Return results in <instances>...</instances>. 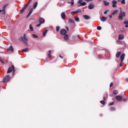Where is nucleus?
Here are the masks:
<instances>
[{"label": "nucleus", "mask_w": 128, "mask_h": 128, "mask_svg": "<svg viewBox=\"0 0 128 128\" xmlns=\"http://www.w3.org/2000/svg\"><path fill=\"white\" fill-rule=\"evenodd\" d=\"M2 12V10H0V14Z\"/></svg>", "instance_id": "57"}, {"label": "nucleus", "mask_w": 128, "mask_h": 128, "mask_svg": "<svg viewBox=\"0 0 128 128\" xmlns=\"http://www.w3.org/2000/svg\"><path fill=\"white\" fill-rule=\"evenodd\" d=\"M109 106H114V102H112V103H110L109 104Z\"/></svg>", "instance_id": "47"}, {"label": "nucleus", "mask_w": 128, "mask_h": 128, "mask_svg": "<svg viewBox=\"0 0 128 128\" xmlns=\"http://www.w3.org/2000/svg\"><path fill=\"white\" fill-rule=\"evenodd\" d=\"M60 58H64L62 57V56L60 55Z\"/></svg>", "instance_id": "51"}, {"label": "nucleus", "mask_w": 128, "mask_h": 128, "mask_svg": "<svg viewBox=\"0 0 128 128\" xmlns=\"http://www.w3.org/2000/svg\"><path fill=\"white\" fill-rule=\"evenodd\" d=\"M108 12V10H106V11L104 12V14H106Z\"/></svg>", "instance_id": "41"}, {"label": "nucleus", "mask_w": 128, "mask_h": 128, "mask_svg": "<svg viewBox=\"0 0 128 128\" xmlns=\"http://www.w3.org/2000/svg\"><path fill=\"white\" fill-rule=\"evenodd\" d=\"M60 26H57L56 27V32H60Z\"/></svg>", "instance_id": "34"}, {"label": "nucleus", "mask_w": 128, "mask_h": 128, "mask_svg": "<svg viewBox=\"0 0 128 128\" xmlns=\"http://www.w3.org/2000/svg\"><path fill=\"white\" fill-rule=\"evenodd\" d=\"M82 12V10L79 9L76 11V14H80Z\"/></svg>", "instance_id": "28"}, {"label": "nucleus", "mask_w": 128, "mask_h": 128, "mask_svg": "<svg viewBox=\"0 0 128 128\" xmlns=\"http://www.w3.org/2000/svg\"><path fill=\"white\" fill-rule=\"evenodd\" d=\"M86 2H92V0H85Z\"/></svg>", "instance_id": "45"}, {"label": "nucleus", "mask_w": 128, "mask_h": 128, "mask_svg": "<svg viewBox=\"0 0 128 128\" xmlns=\"http://www.w3.org/2000/svg\"><path fill=\"white\" fill-rule=\"evenodd\" d=\"M100 104H104V100H102L100 102Z\"/></svg>", "instance_id": "42"}, {"label": "nucleus", "mask_w": 128, "mask_h": 128, "mask_svg": "<svg viewBox=\"0 0 128 128\" xmlns=\"http://www.w3.org/2000/svg\"><path fill=\"white\" fill-rule=\"evenodd\" d=\"M109 18H112V15H110Z\"/></svg>", "instance_id": "50"}, {"label": "nucleus", "mask_w": 128, "mask_h": 128, "mask_svg": "<svg viewBox=\"0 0 128 128\" xmlns=\"http://www.w3.org/2000/svg\"><path fill=\"white\" fill-rule=\"evenodd\" d=\"M104 6H110V2H106V1H104Z\"/></svg>", "instance_id": "20"}, {"label": "nucleus", "mask_w": 128, "mask_h": 128, "mask_svg": "<svg viewBox=\"0 0 128 128\" xmlns=\"http://www.w3.org/2000/svg\"><path fill=\"white\" fill-rule=\"evenodd\" d=\"M78 38H80V36H78Z\"/></svg>", "instance_id": "60"}, {"label": "nucleus", "mask_w": 128, "mask_h": 128, "mask_svg": "<svg viewBox=\"0 0 128 128\" xmlns=\"http://www.w3.org/2000/svg\"><path fill=\"white\" fill-rule=\"evenodd\" d=\"M112 86V82H111V83L110 84V86Z\"/></svg>", "instance_id": "52"}, {"label": "nucleus", "mask_w": 128, "mask_h": 128, "mask_svg": "<svg viewBox=\"0 0 128 128\" xmlns=\"http://www.w3.org/2000/svg\"><path fill=\"white\" fill-rule=\"evenodd\" d=\"M124 102H126V99H124Z\"/></svg>", "instance_id": "54"}, {"label": "nucleus", "mask_w": 128, "mask_h": 128, "mask_svg": "<svg viewBox=\"0 0 128 128\" xmlns=\"http://www.w3.org/2000/svg\"><path fill=\"white\" fill-rule=\"evenodd\" d=\"M104 100H105V98H104Z\"/></svg>", "instance_id": "61"}, {"label": "nucleus", "mask_w": 128, "mask_h": 128, "mask_svg": "<svg viewBox=\"0 0 128 128\" xmlns=\"http://www.w3.org/2000/svg\"><path fill=\"white\" fill-rule=\"evenodd\" d=\"M34 10V8H31L30 10V12L28 15V16H30V14H32V10Z\"/></svg>", "instance_id": "15"}, {"label": "nucleus", "mask_w": 128, "mask_h": 128, "mask_svg": "<svg viewBox=\"0 0 128 128\" xmlns=\"http://www.w3.org/2000/svg\"><path fill=\"white\" fill-rule=\"evenodd\" d=\"M121 52H117L116 53V58H120V56Z\"/></svg>", "instance_id": "18"}, {"label": "nucleus", "mask_w": 128, "mask_h": 128, "mask_svg": "<svg viewBox=\"0 0 128 128\" xmlns=\"http://www.w3.org/2000/svg\"><path fill=\"white\" fill-rule=\"evenodd\" d=\"M68 4H71L72 6H74V2H68Z\"/></svg>", "instance_id": "31"}, {"label": "nucleus", "mask_w": 128, "mask_h": 128, "mask_svg": "<svg viewBox=\"0 0 128 128\" xmlns=\"http://www.w3.org/2000/svg\"><path fill=\"white\" fill-rule=\"evenodd\" d=\"M36 6H38V2H35L34 5L33 6V8L34 9L36 8Z\"/></svg>", "instance_id": "26"}, {"label": "nucleus", "mask_w": 128, "mask_h": 128, "mask_svg": "<svg viewBox=\"0 0 128 128\" xmlns=\"http://www.w3.org/2000/svg\"><path fill=\"white\" fill-rule=\"evenodd\" d=\"M28 4H30V3H27L26 4V6L24 7V10H25V8L28 6Z\"/></svg>", "instance_id": "44"}, {"label": "nucleus", "mask_w": 128, "mask_h": 128, "mask_svg": "<svg viewBox=\"0 0 128 128\" xmlns=\"http://www.w3.org/2000/svg\"><path fill=\"white\" fill-rule=\"evenodd\" d=\"M32 36L34 38H38V36L34 34H32Z\"/></svg>", "instance_id": "27"}, {"label": "nucleus", "mask_w": 128, "mask_h": 128, "mask_svg": "<svg viewBox=\"0 0 128 128\" xmlns=\"http://www.w3.org/2000/svg\"><path fill=\"white\" fill-rule=\"evenodd\" d=\"M39 22L40 24H44V18H40V20H39Z\"/></svg>", "instance_id": "12"}, {"label": "nucleus", "mask_w": 128, "mask_h": 128, "mask_svg": "<svg viewBox=\"0 0 128 128\" xmlns=\"http://www.w3.org/2000/svg\"><path fill=\"white\" fill-rule=\"evenodd\" d=\"M74 14H76V11H73L71 12V14L72 15Z\"/></svg>", "instance_id": "35"}, {"label": "nucleus", "mask_w": 128, "mask_h": 128, "mask_svg": "<svg viewBox=\"0 0 128 128\" xmlns=\"http://www.w3.org/2000/svg\"><path fill=\"white\" fill-rule=\"evenodd\" d=\"M74 20H75L76 22H80V18H78V17L75 16L74 17Z\"/></svg>", "instance_id": "21"}, {"label": "nucleus", "mask_w": 128, "mask_h": 128, "mask_svg": "<svg viewBox=\"0 0 128 128\" xmlns=\"http://www.w3.org/2000/svg\"><path fill=\"white\" fill-rule=\"evenodd\" d=\"M28 48H26L22 50V51L24 52H28Z\"/></svg>", "instance_id": "38"}, {"label": "nucleus", "mask_w": 128, "mask_h": 128, "mask_svg": "<svg viewBox=\"0 0 128 128\" xmlns=\"http://www.w3.org/2000/svg\"><path fill=\"white\" fill-rule=\"evenodd\" d=\"M127 80L128 81V79H127Z\"/></svg>", "instance_id": "62"}, {"label": "nucleus", "mask_w": 128, "mask_h": 128, "mask_svg": "<svg viewBox=\"0 0 128 128\" xmlns=\"http://www.w3.org/2000/svg\"><path fill=\"white\" fill-rule=\"evenodd\" d=\"M106 20H108V18H106V17H104V16H102L100 20H102V22H106Z\"/></svg>", "instance_id": "14"}, {"label": "nucleus", "mask_w": 128, "mask_h": 128, "mask_svg": "<svg viewBox=\"0 0 128 128\" xmlns=\"http://www.w3.org/2000/svg\"><path fill=\"white\" fill-rule=\"evenodd\" d=\"M10 76L8 75L5 78H4L3 80V82H10Z\"/></svg>", "instance_id": "3"}, {"label": "nucleus", "mask_w": 128, "mask_h": 128, "mask_svg": "<svg viewBox=\"0 0 128 128\" xmlns=\"http://www.w3.org/2000/svg\"><path fill=\"white\" fill-rule=\"evenodd\" d=\"M117 3H118V2H116V1L113 0L112 2V8H116Z\"/></svg>", "instance_id": "8"}, {"label": "nucleus", "mask_w": 128, "mask_h": 128, "mask_svg": "<svg viewBox=\"0 0 128 128\" xmlns=\"http://www.w3.org/2000/svg\"><path fill=\"white\" fill-rule=\"evenodd\" d=\"M41 24H38L36 25V26L37 27L40 26Z\"/></svg>", "instance_id": "49"}, {"label": "nucleus", "mask_w": 128, "mask_h": 128, "mask_svg": "<svg viewBox=\"0 0 128 128\" xmlns=\"http://www.w3.org/2000/svg\"><path fill=\"white\" fill-rule=\"evenodd\" d=\"M124 34H120L118 36V40H124Z\"/></svg>", "instance_id": "13"}, {"label": "nucleus", "mask_w": 128, "mask_h": 128, "mask_svg": "<svg viewBox=\"0 0 128 128\" xmlns=\"http://www.w3.org/2000/svg\"><path fill=\"white\" fill-rule=\"evenodd\" d=\"M124 24H126L125 26L128 28V20L124 22Z\"/></svg>", "instance_id": "22"}, {"label": "nucleus", "mask_w": 128, "mask_h": 128, "mask_svg": "<svg viewBox=\"0 0 128 128\" xmlns=\"http://www.w3.org/2000/svg\"><path fill=\"white\" fill-rule=\"evenodd\" d=\"M82 2V0H78V4H80Z\"/></svg>", "instance_id": "37"}, {"label": "nucleus", "mask_w": 128, "mask_h": 128, "mask_svg": "<svg viewBox=\"0 0 128 128\" xmlns=\"http://www.w3.org/2000/svg\"><path fill=\"white\" fill-rule=\"evenodd\" d=\"M80 4V6H86V2H83L81 3Z\"/></svg>", "instance_id": "33"}, {"label": "nucleus", "mask_w": 128, "mask_h": 128, "mask_svg": "<svg viewBox=\"0 0 128 128\" xmlns=\"http://www.w3.org/2000/svg\"><path fill=\"white\" fill-rule=\"evenodd\" d=\"M68 21L70 24H74V21L72 19H68Z\"/></svg>", "instance_id": "24"}, {"label": "nucleus", "mask_w": 128, "mask_h": 128, "mask_svg": "<svg viewBox=\"0 0 128 128\" xmlns=\"http://www.w3.org/2000/svg\"><path fill=\"white\" fill-rule=\"evenodd\" d=\"M15 72V70H14V65H12V66L8 68V70L7 72V74H10V72Z\"/></svg>", "instance_id": "2"}, {"label": "nucleus", "mask_w": 128, "mask_h": 128, "mask_svg": "<svg viewBox=\"0 0 128 128\" xmlns=\"http://www.w3.org/2000/svg\"><path fill=\"white\" fill-rule=\"evenodd\" d=\"M99 0V2H100V0Z\"/></svg>", "instance_id": "59"}, {"label": "nucleus", "mask_w": 128, "mask_h": 128, "mask_svg": "<svg viewBox=\"0 0 128 128\" xmlns=\"http://www.w3.org/2000/svg\"><path fill=\"white\" fill-rule=\"evenodd\" d=\"M88 10H94V4L92 3L90 4L88 6Z\"/></svg>", "instance_id": "6"}, {"label": "nucleus", "mask_w": 128, "mask_h": 128, "mask_svg": "<svg viewBox=\"0 0 128 128\" xmlns=\"http://www.w3.org/2000/svg\"><path fill=\"white\" fill-rule=\"evenodd\" d=\"M61 18L64 20H66V14L64 12H63L61 14Z\"/></svg>", "instance_id": "10"}, {"label": "nucleus", "mask_w": 128, "mask_h": 128, "mask_svg": "<svg viewBox=\"0 0 128 128\" xmlns=\"http://www.w3.org/2000/svg\"><path fill=\"white\" fill-rule=\"evenodd\" d=\"M47 33H48V30H46V31L43 33V36H46Z\"/></svg>", "instance_id": "30"}, {"label": "nucleus", "mask_w": 128, "mask_h": 128, "mask_svg": "<svg viewBox=\"0 0 128 128\" xmlns=\"http://www.w3.org/2000/svg\"><path fill=\"white\" fill-rule=\"evenodd\" d=\"M29 28L30 32H34V27H32V24H30Z\"/></svg>", "instance_id": "16"}, {"label": "nucleus", "mask_w": 128, "mask_h": 128, "mask_svg": "<svg viewBox=\"0 0 128 128\" xmlns=\"http://www.w3.org/2000/svg\"><path fill=\"white\" fill-rule=\"evenodd\" d=\"M126 16V12L122 11H120V12L119 14V18H124Z\"/></svg>", "instance_id": "4"}, {"label": "nucleus", "mask_w": 128, "mask_h": 128, "mask_svg": "<svg viewBox=\"0 0 128 128\" xmlns=\"http://www.w3.org/2000/svg\"><path fill=\"white\" fill-rule=\"evenodd\" d=\"M121 4H126V0H122L121 1Z\"/></svg>", "instance_id": "32"}, {"label": "nucleus", "mask_w": 128, "mask_h": 128, "mask_svg": "<svg viewBox=\"0 0 128 128\" xmlns=\"http://www.w3.org/2000/svg\"><path fill=\"white\" fill-rule=\"evenodd\" d=\"M0 62H1V64H4V62H3L2 60H0Z\"/></svg>", "instance_id": "46"}, {"label": "nucleus", "mask_w": 128, "mask_h": 128, "mask_svg": "<svg viewBox=\"0 0 128 128\" xmlns=\"http://www.w3.org/2000/svg\"><path fill=\"white\" fill-rule=\"evenodd\" d=\"M30 2H32V0H29L28 3L30 4Z\"/></svg>", "instance_id": "53"}, {"label": "nucleus", "mask_w": 128, "mask_h": 128, "mask_svg": "<svg viewBox=\"0 0 128 128\" xmlns=\"http://www.w3.org/2000/svg\"><path fill=\"white\" fill-rule=\"evenodd\" d=\"M120 66H122V62H121L120 64Z\"/></svg>", "instance_id": "48"}, {"label": "nucleus", "mask_w": 128, "mask_h": 128, "mask_svg": "<svg viewBox=\"0 0 128 128\" xmlns=\"http://www.w3.org/2000/svg\"><path fill=\"white\" fill-rule=\"evenodd\" d=\"M11 50V52H14V48H12V46H10L9 48L8 49V50Z\"/></svg>", "instance_id": "23"}, {"label": "nucleus", "mask_w": 128, "mask_h": 128, "mask_svg": "<svg viewBox=\"0 0 128 128\" xmlns=\"http://www.w3.org/2000/svg\"><path fill=\"white\" fill-rule=\"evenodd\" d=\"M124 56H126V54H122L120 57V58L121 60V62H122L124 60Z\"/></svg>", "instance_id": "9"}, {"label": "nucleus", "mask_w": 128, "mask_h": 128, "mask_svg": "<svg viewBox=\"0 0 128 128\" xmlns=\"http://www.w3.org/2000/svg\"><path fill=\"white\" fill-rule=\"evenodd\" d=\"M48 57L50 58L52 56V50H50L48 51Z\"/></svg>", "instance_id": "19"}, {"label": "nucleus", "mask_w": 128, "mask_h": 128, "mask_svg": "<svg viewBox=\"0 0 128 128\" xmlns=\"http://www.w3.org/2000/svg\"><path fill=\"white\" fill-rule=\"evenodd\" d=\"M21 40L24 42H28V37L26 36V34H24V36H21Z\"/></svg>", "instance_id": "1"}, {"label": "nucleus", "mask_w": 128, "mask_h": 128, "mask_svg": "<svg viewBox=\"0 0 128 128\" xmlns=\"http://www.w3.org/2000/svg\"><path fill=\"white\" fill-rule=\"evenodd\" d=\"M66 28L68 30V27H66Z\"/></svg>", "instance_id": "55"}, {"label": "nucleus", "mask_w": 128, "mask_h": 128, "mask_svg": "<svg viewBox=\"0 0 128 128\" xmlns=\"http://www.w3.org/2000/svg\"><path fill=\"white\" fill-rule=\"evenodd\" d=\"M1 12H2V14H6V10H2Z\"/></svg>", "instance_id": "39"}, {"label": "nucleus", "mask_w": 128, "mask_h": 128, "mask_svg": "<svg viewBox=\"0 0 128 128\" xmlns=\"http://www.w3.org/2000/svg\"><path fill=\"white\" fill-rule=\"evenodd\" d=\"M83 18H84V20H90V17L88 15H84Z\"/></svg>", "instance_id": "11"}, {"label": "nucleus", "mask_w": 128, "mask_h": 128, "mask_svg": "<svg viewBox=\"0 0 128 128\" xmlns=\"http://www.w3.org/2000/svg\"><path fill=\"white\" fill-rule=\"evenodd\" d=\"M122 0H118V2H121Z\"/></svg>", "instance_id": "56"}, {"label": "nucleus", "mask_w": 128, "mask_h": 128, "mask_svg": "<svg viewBox=\"0 0 128 128\" xmlns=\"http://www.w3.org/2000/svg\"><path fill=\"white\" fill-rule=\"evenodd\" d=\"M116 110V108L112 107L110 108V110Z\"/></svg>", "instance_id": "43"}, {"label": "nucleus", "mask_w": 128, "mask_h": 128, "mask_svg": "<svg viewBox=\"0 0 128 128\" xmlns=\"http://www.w3.org/2000/svg\"><path fill=\"white\" fill-rule=\"evenodd\" d=\"M97 29L98 30H102V27L101 26H98L97 27Z\"/></svg>", "instance_id": "40"}, {"label": "nucleus", "mask_w": 128, "mask_h": 128, "mask_svg": "<svg viewBox=\"0 0 128 128\" xmlns=\"http://www.w3.org/2000/svg\"><path fill=\"white\" fill-rule=\"evenodd\" d=\"M72 2H74V0H71Z\"/></svg>", "instance_id": "58"}, {"label": "nucleus", "mask_w": 128, "mask_h": 128, "mask_svg": "<svg viewBox=\"0 0 128 128\" xmlns=\"http://www.w3.org/2000/svg\"><path fill=\"white\" fill-rule=\"evenodd\" d=\"M60 32L61 34L64 36V34H66V32H68L66 30V29H62Z\"/></svg>", "instance_id": "5"}, {"label": "nucleus", "mask_w": 128, "mask_h": 128, "mask_svg": "<svg viewBox=\"0 0 128 128\" xmlns=\"http://www.w3.org/2000/svg\"><path fill=\"white\" fill-rule=\"evenodd\" d=\"M113 94H118V90H115L113 92Z\"/></svg>", "instance_id": "29"}, {"label": "nucleus", "mask_w": 128, "mask_h": 128, "mask_svg": "<svg viewBox=\"0 0 128 128\" xmlns=\"http://www.w3.org/2000/svg\"><path fill=\"white\" fill-rule=\"evenodd\" d=\"M118 12V10H115L114 12L112 13V14L114 16V14H116Z\"/></svg>", "instance_id": "36"}, {"label": "nucleus", "mask_w": 128, "mask_h": 128, "mask_svg": "<svg viewBox=\"0 0 128 128\" xmlns=\"http://www.w3.org/2000/svg\"><path fill=\"white\" fill-rule=\"evenodd\" d=\"M116 98L118 102H122V96H116Z\"/></svg>", "instance_id": "7"}, {"label": "nucleus", "mask_w": 128, "mask_h": 128, "mask_svg": "<svg viewBox=\"0 0 128 128\" xmlns=\"http://www.w3.org/2000/svg\"><path fill=\"white\" fill-rule=\"evenodd\" d=\"M64 40H68V35L66 34L64 37Z\"/></svg>", "instance_id": "17"}, {"label": "nucleus", "mask_w": 128, "mask_h": 128, "mask_svg": "<svg viewBox=\"0 0 128 128\" xmlns=\"http://www.w3.org/2000/svg\"><path fill=\"white\" fill-rule=\"evenodd\" d=\"M116 44H122V41L117 40Z\"/></svg>", "instance_id": "25"}]
</instances>
